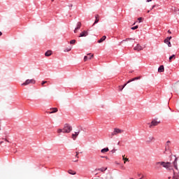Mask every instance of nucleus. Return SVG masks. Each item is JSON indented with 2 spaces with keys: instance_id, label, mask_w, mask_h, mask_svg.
I'll list each match as a JSON object with an SVG mask.
<instances>
[{
  "instance_id": "obj_1",
  "label": "nucleus",
  "mask_w": 179,
  "mask_h": 179,
  "mask_svg": "<svg viewBox=\"0 0 179 179\" xmlns=\"http://www.w3.org/2000/svg\"><path fill=\"white\" fill-rule=\"evenodd\" d=\"M174 160L173 162H156L155 164V170H160L162 167H164V169H166L167 170H173L174 171V169L176 170H178V166L177 165V162L178 160V158L174 155Z\"/></svg>"
},
{
  "instance_id": "obj_2",
  "label": "nucleus",
  "mask_w": 179,
  "mask_h": 179,
  "mask_svg": "<svg viewBox=\"0 0 179 179\" xmlns=\"http://www.w3.org/2000/svg\"><path fill=\"white\" fill-rule=\"evenodd\" d=\"M72 131V127L69 124H65L63 128V134H69Z\"/></svg>"
},
{
  "instance_id": "obj_3",
  "label": "nucleus",
  "mask_w": 179,
  "mask_h": 179,
  "mask_svg": "<svg viewBox=\"0 0 179 179\" xmlns=\"http://www.w3.org/2000/svg\"><path fill=\"white\" fill-rule=\"evenodd\" d=\"M118 134H124V130L119 128H115L113 132L111 134V136L118 135Z\"/></svg>"
},
{
  "instance_id": "obj_4",
  "label": "nucleus",
  "mask_w": 179,
  "mask_h": 179,
  "mask_svg": "<svg viewBox=\"0 0 179 179\" xmlns=\"http://www.w3.org/2000/svg\"><path fill=\"white\" fill-rule=\"evenodd\" d=\"M31 83H36V80L34 79H27L24 83H23L22 86H27V85H30Z\"/></svg>"
},
{
  "instance_id": "obj_5",
  "label": "nucleus",
  "mask_w": 179,
  "mask_h": 179,
  "mask_svg": "<svg viewBox=\"0 0 179 179\" xmlns=\"http://www.w3.org/2000/svg\"><path fill=\"white\" fill-rule=\"evenodd\" d=\"M160 122L156 120H152L151 124H150L149 128H155V127H157Z\"/></svg>"
},
{
  "instance_id": "obj_6",
  "label": "nucleus",
  "mask_w": 179,
  "mask_h": 179,
  "mask_svg": "<svg viewBox=\"0 0 179 179\" xmlns=\"http://www.w3.org/2000/svg\"><path fill=\"white\" fill-rule=\"evenodd\" d=\"M134 51H137L139 52V51H142L143 50V47L140 44H137L134 48Z\"/></svg>"
},
{
  "instance_id": "obj_7",
  "label": "nucleus",
  "mask_w": 179,
  "mask_h": 179,
  "mask_svg": "<svg viewBox=\"0 0 179 179\" xmlns=\"http://www.w3.org/2000/svg\"><path fill=\"white\" fill-rule=\"evenodd\" d=\"M87 55H90V57L85 56L84 57V61L86 62L88 59H92V58H94V55H92V53H88Z\"/></svg>"
},
{
  "instance_id": "obj_8",
  "label": "nucleus",
  "mask_w": 179,
  "mask_h": 179,
  "mask_svg": "<svg viewBox=\"0 0 179 179\" xmlns=\"http://www.w3.org/2000/svg\"><path fill=\"white\" fill-rule=\"evenodd\" d=\"M89 36V32L87 31H83L81 32L78 37H87Z\"/></svg>"
},
{
  "instance_id": "obj_9",
  "label": "nucleus",
  "mask_w": 179,
  "mask_h": 179,
  "mask_svg": "<svg viewBox=\"0 0 179 179\" xmlns=\"http://www.w3.org/2000/svg\"><path fill=\"white\" fill-rule=\"evenodd\" d=\"M80 132V131H76L75 134H72V139H73V141H76V138H78V136L79 135Z\"/></svg>"
},
{
  "instance_id": "obj_10",
  "label": "nucleus",
  "mask_w": 179,
  "mask_h": 179,
  "mask_svg": "<svg viewBox=\"0 0 179 179\" xmlns=\"http://www.w3.org/2000/svg\"><path fill=\"white\" fill-rule=\"evenodd\" d=\"M169 179H178V174L173 171V176H169Z\"/></svg>"
},
{
  "instance_id": "obj_11",
  "label": "nucleus",
  "mask_w": 179,
  "mask_h": 179,
  "mask_svg": "<svg viewBox=\"0 0 179 179\" xmlns=\"http://www.w3.org/2000/svg\"><path fill=\"white\" fill-rule=\"evenodd\" d=\"M153 141H155V137L151 136L147 138L146 142L148 143H150V142H153Z\"/></svg>"
},
{
  "instance_id": "obj_12",
  "label": "nucleus",
  "mask_w": 179,
  "mask_h": 179,
  "mask_svg": "<svg viewBox=\"0 0 179 179\" xmlns=\"http://www.w3.org/2000/svg\"><path fill=\"white\" fill-rule=\"evenodd\" d=\"M99 17H100V15H99L98 14L95 15V21L93 24V26H94L95 24H97V23H99Z\"/></svg>"
},
{
  "instance_id": "obj_13",
  "label": "nucleus",
  "mask_w": 179,
  "mask_h": 179,
  "mask_svg": "<svg viewBox=\"0 0 179 179\" xmlns=\"http://www.w3.org/2000/svg\"><path fill=\"white\" fill-rule=\"evenodd\" d=\"M141 76H138V77H136V78H134L131 80H129L127 83H131V82H134V80H139V79H141Z\"/></svg>"
},
{
  "instance_id": "obj_14",
  "label": "nucleus",
  "mask_w": 179,
  "mask_h": 179,
  "mask_svg": "<svg viewBox=\"0 0 179 179\" xmlns=\"http://www.w3.org/2000/svg\"><path fill=\"white\" fill-rule=\"evenodd\" d=\"M170 141L166 143L165 150H170Z\"/></svg>"
},
{
  "instance_id": "obj_15",
  "label": "nucleus",
  "mask_w": 179,
  "mask_h": 179,
  "mask_svg": "<svg viewBox=\"0 0 179 179\" xmlns=\"http://www.w3.org/2000/svg\"><path fill=\"white\" fill-rule=\"evenodd\" d=\"M158 72L162 73L164 72V66L162 65L158 69Z\"/></svg>"
},
{
  "instance_id": "obj_16",
  "label": "nucleus",
  "mask_w": 179,
  "mask_h": 179,
  "mask_svg": "<svg viewBox=\"0 0 179 179\" xmlns=\"http://www.w3.org/2000/svg\"><path fill=\"white\" fill-rule=\"evenodd\" d=\"M52 54V51L51 50H48L45 53V57H50L51 56Z\"/></svg>"
},
{
  "instance_id": "obj_17",
  "label": "nucleus",
  "mask_w": 179,
  "mask_h": 179,
  "mask_svg": "<svg viewBox=\"0 0 179 179\" xmlns=\"http://www.w3.org/2000/svg\"><path fill=\"white\" fill-rule=\"evenodd\" d=\"M50 110H52V111L50 112V114H54V113L58 112V108H51Z\"/></svg>"
},
{
  "instance_id": "obj_18",
  "label": "nucleus",
  "mask_w": 179,
  "mask_h": 179,
  "mask_svg": "<svg viewBox=\"0 0 179 179\" xmlns=\"http://www.w3.org/2000/svg\"><path fill=\"white\" fill-rule=\"evenodd\" d=\"M106 38H107V36H103L101 39L98 41V43H103V41H104Z\"/></svg>"
},
{
  "instance_id": "obj_19",
  "label": "nucleus",
  "mask_w": 179,
  "mask_h": 179,
  "mask_svg": "<svg viewBox=\"0 0 179 179\" xmlns=\"http://www.w3.org/2000/svg\"><path fill=\"white\" fill-rule=\"evenodd\" d=\"M171 39V36L167 37V38L164 40L165 44H169V43H170Z\"/></svg>"
},
{
  "instance_id": "obj_20",
  "label": "nucleus",
  "mask_w": 179,
  "mask_h": 179,
  "mask_svg": "<svg viewBox=\"0 0 179 179\" xmlns=\"http://www.w3.org/2000/svg\"><path fill=\"white\" fill-rule=\"evenodd\" d=\"M69 174H71V176H75V174H76V172H75L74 171H72L71 169L68 171Z\"/></svg>"
},
{
  "instance_id": "obj_21",
  "label": "nucleus",
  "mask_w": 179,
  "mask_h": 179,
  "mask_svg": "<svg viewBox=\"0 0 179 179\" xmlns=\"http://www.w3.org/2000/svg\"><path fill=\"white\" fill-rule=\"evenodd\" d=\"M80 27H82V22H78L77 23V27L76 29L79 30V29H80Z\"/></svg>"
},
{
  "instance_id": "obj_22",
  "label": "nucleus",
  "mask_w": 179,
  "mask_h": 179,
  "mask_svg": "<svg viewBox=\"0 0 179 179\" xmlns=\"http://www.w3.org/2000/svg\"><path fill=\"white\" fill-rule=\"evenodd\" d=\"M108 148H103L101 150V153H106V152H108Z\"/></svg>"
},
{
  "instance_id": "obj_23",
  "label": "nucleus",
  "mask_w": 179,
  "mask_h": 179,
  "mask_svg": "<svg viewBox=\"0 0 179 179\" xmlns=\"http://www.w3.org/2000/svg\"><path fill=\"white\" fill-rule=\"evenodd\" d=\"M122 159L124 161V163L125 164L126 162H129V159L125 158V155L122 156Z\"/></svg>"
},
{
  "instance_id": "obj_24",
  "label": "nucleus",
  "mask_w": 179,
  "mask_h": 179,
  "mask_svg": "<svg viewBox=\"0 0 179 179\" xmlns=\"http://www.w3.org/2000/svg\"><path fill=\"white\" fill-rule=\"evenodd\" d=\"M172 59H176V55H173L169 57V62H171Z\"/></svg>"
},
{
  "instance_id": "obj_25",
  "label": "nucleus",
  "mask_w": 179,
  "mask_h": 179,
  "mask_svg": "<svg viewBox=\"0 0 179 179\" xmlns=\"http://www.w3.org/2000/svg\"><path fill=\"white\" fill-rule=\"evenodd\" d=\"M173 9H174V12H175L176 15H178L179 14L178 8L174 7Z\"/></svg>"
},
{
  "instance_id": "obj_26",
  "label": "nucleus",
  "mask_w": 179,
  "mask_h": 179,
  "mask_svg": "<svg viewBox=\"0 0 179 179\" xmlns=\"http://www.w3.org/2000/svg\"><path fill=\"white\" fill-rule=\"evenodd\" d=\"M131 40H135V39H134V38H126L125 40H123V41H122V43H124V41H131Z\"/></svg>"
},
{
  "instance_id": "obj_27",
  "label": "nucleus",
  "mask_w": 179,
  "mask_h": 179,
  "mask_svg": "<svg viewBox=\"0 0 179 179\" xmlns=\"http://www.w3.org/2000/svg\"><path fill=\"white\" fill-rule=\"evenodd\" d=\"M72 50V48H66L64 51L66 52H69V51H71Z\"/></svg>"
},
{
  "instance_id": "obj_28",
  "label": "nucleus",
  "mask_w": 179,
  "mask_h": 179,
  "mask_svg": "<svg viewBox=\"0 0 179 179\" xmlns=\"http://www.w3.org/2000/svg\"><path fill=\"white\" fill-rule=\"evenodd\" d=\"M127 85H128V83H127L126 84H124L122 87L120 89V92H122V90H124V87H125V86H127Z\"/></svg>"
},
{
  "instance_id": "obj_29",
  "label": "nucleus",
  "mask_w": 179,
  "mask_h": 179,
  "mask_svg": "<svg viewBox=\"0 0 179 179\" xmlns=\"http://www.w3.org/2000/svg\"><path fill=\"white\" fill-rule=\"evenodd\" d=\"M76 43V40L73 39L70 41V44H75Z\"/></svg>"
},
{
  "instance_id": "obj_30",
  "label": "nucleus",
  "mask_w": 179,
  "mask_h": 179,
  "mask_svg": "<svg viewBox=\"0 0 179 179\" xmlns=\"http://www.w3.org/2000/svg\"><path fill=\"white\" fill-rule=\"evenodd\" d=\"M61 132H64V129H57V133L58 134H61Z\"/></svg>"
},
{
  "instance_id": "obj_31",
  "label": "nucleus",
  "mask_w": 179,
  "mask_h": 179,
  "mask_svg": "<svg viewBox=\"0 0 179 179\" xmlns=\"http://www.w3.org/2000/svg\"><path fill=\"white\" fill-rule=\"evenodd\" d=\"M138 26L136 25L135 27H131V30H136V29H138Z\"/></svg>"
},
{
  "instance_id": "obj_32",
  "label": "nucleus",
  "mask_w": 179,
  "mask_h": 179,
  "mask_svg": "<svg viewBox=\"0 0 179 179\" xmlns=\"http://www.w3.org/2000/svg\"><path fill=\"white\" fill-rule=\"evenodd\" d=\"M99 171H106V170H107V168H106L105 169H103V168L99 169H98Z\"/></svg>"
},
{
  "instance_id": "obj_33",
  "label": "nucleus",
  "mask_w": 179,
  "mask_h": 179,
  "mask_svg": "<svg viewBox=\"0 0 179 179\" xmlns=\"http://www.w3.org/2000/svg\"><path fill=\"white\" fill-rule=\"evenodd\" d=\"M45 83H47V81H43L41 83L42 86H44V85H45Z\"/></svg>"
},
{
  "instance_id": "obj_34",
  "label": "nucleus",
  "mask_w": 179,
  "mask_h": 179,
  "mask_svg": "<svg viewBox=\"0 0 179 179\" xmlns=\"http://www.w3.org/2000/svg\"><path fill=\"white\" fill-rule=\"evenodd\" d=\"M168 47H171V42H169L168 43H166Z\"/></svg>"
},
{
  "instance_id": "obj_35",
  "label": "nucleus",
  "mask_w": 179,
  "mask_h": 179,
  "mask_svg": "<svg viewBox=\"0 0 179 179\" xmlns=\"http://www.w3.org/2000/svg\"><path fill=\"white\" fill-rule=\"evenodd\" d=\"M78 155H79V152H76V157H77V159H79Z\"/></svg>"
},
{
  "instance_id": "obj_36",
  "label": "nucleus",
  "mask_w": 179,
  "mask_h": 179,
  "mask_svg": "<svg viewBox=\"0 0 179 179\" xmlns=\"http://www.w3.org/2000/svg\"><path fill=\"white\" fill-rule=\"evenodd\" d=\"M138 22L141 23V20H142V17H138Z\"/></svg>"
},
{
  "instance_id": "obj_37",
  "label": "nucleus",
  "mask_w": 179,
  "mask_h": 179,
  "mask_svg": "<svg viewBox=\"0 0 179 179\" xmlns=\"http://www.w3.org/2000/svg\"><path fill=\"white\" fill-rule=\"evenodd\" d=\"M118 88H119V90L121 91V89H122V85H120V86L118 87Z\"/></svg>"
},
{
  "instance_id": "obj_38",
  "label": "nucleus",
  "mask_w": 179,
  "mask_h": 179,
  "mask_svg": "<svg viewBox=\"0 0 179 179\" xmlns=\"http://www.w3.org/2000/svg\"><path fill=\"white\" fill-rule=\"evenodd\" d=\"M78 29H76V28H75V29H74V33H78Z\"/></svg>"
},
{
  "instance_id": "obj_39",
  "label": "nucleus",
  "mask_w": 179,
  "mask_h": 179,
  "mask_svg": "<svg viewBox=\"0 0 179 179\" xmlns=\"http://www.w3.org/2000/svg\"><path fill=\"white\" fill-rule=\"evenodd\" d=\"M156 6H152V8H151V10H152V9H155V7Z\"/></svg>"
},
{
  "instance_id": "obj_40",
  "label": "nucleus",
  "mask_w": 179,
  "mask_h": 179,
  "mask_svg": "<svg viewBox=\"0 0 179 179\" xmlns=\"http://www.w3.org/2000/svg\"><path fill=\"white\" fill-rule=\"evenodd\" d=\"M4 141H5L6 142H9V141H8V139H6V138H4Z\"/></svg>"
},
{
  "instance_id": "obj_41",
  "label": "nucleus",
  "mask_w": 179,
  "mask_h": 179,
  "mask_svg": "<svg viewBox=\"0 0 179 179\" xmlns=\"http://www.w3.org/2000/svg\"><path fill=\"white\" fill-rule=\"evenodd\" d=\"M104 157L106 159H108V157Z\"/></svg>"
},
{
  "instance_id": "obj_42",
  "label": "nucleus",
  "mask_w": 179,
  "mask_h": 179,
  "mask_svg": "<svg viewBox=\"0 0 179 179\" xmlns=\"http://www.w3.org/2000/svg\"><path fill=\"white\" fill-rule=\"evenodd\" d=\"M147 2H152V0H147Z\"/></svg>"
},
{
  "instance_id": "obj_43",
  "label": "nucleus",
  "mask_w": 179,
  "mask_h": 179,
  "mask_svg": "<svg viewBox=\"0 0 179 179\" xmlns=\"http://www.w3.org/2000/svg\"><path fill=\"white\" fill-rule=\"evenodd\" d=\"M168 33H169L170 34H171V31H170V30L168 31Z\"/></svg>"
},
{
  "instance_id": "obj_44",
  "label": "nucleus",
  "mask_w": 179,
  "mask_h": 179,
  "mask_svg": "<svg viewBox=\"0 0 179 179\" xmlns=\"http://www.w3.org/2000/svg\"><path fill=\"white\" fill-rule=\"evenodd\" d=\"M2 143H3V141L0 142V145H2Z\"/></svg>"
},
{
  "instance_id": "obj_45",
  "label": "nucleus",
  "mask_w": 179,
  "mask_h": 179,
  "mask_svg": "<svg viewBox=\"0 0 179 179\" xmlns=\"http://www.w3.org/2000/svg\"><path fill=\"white\" fill-rule=\"evenodd\" d=\"M1 36H2V32L0 31V37H1Z\"/></svg>"
},
{
  "instance_id": "obj_46",
  "label": "nucleus",
  "mask_w": 179,
  "mask_h": 179,
  "mask_svg": "<svg viewBox=\"0 0 179 179\" xmlns=\"http://www.w3.org/2000/svg\"><path fill=\"white\" fill-rule=\"evenodd\" d=\"M112 152H113V153H114L115 152V150H112Z\"/></svg>"
},
{
  "instance_id": "obj_47",
  "label": "nucleus",
  "mask_w": 179,
  "mask_h": 179,
  "mask_svg": "<svg viewBox=\"0 0 179 179\" xmlns=\"http://www.w3.org/2000/svg\"><path fill=\"white\" fill-rule=\"evenodd\" d=\"M149 12H150V10H148V13H149Z\"/></svg>"
},
{
  "instance_id": "obj_48",
  "label": "nucleus",
  "mask_w": 179,
  "mask_h": 179,
  "mask_svg": "<svg viewBox=\"0 0 179 179\" xmlns=\"http://www.w3.org/2000/svg\"><path fill=\"white\" fill-rule=\"evenodd\" d=\"M117 145H120V142L117 143Z\"/></svg>"
},
{
  "instance_id": "obj_49",
  "label": "nucleus",
  "mask_w": 179,
  "mask_h": 179,
  "mask_svg": "<svg viewBox=\"0 0 179 179\" xmlns=\"http://www.w3.org/2000/svg\"><path fill=\"white\" fill-rule=\"evenodd\" d=\"M52 2H54V0H52Z\"/></svg>"
}]
</instances>
